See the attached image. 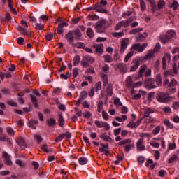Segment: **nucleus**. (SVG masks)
I'll return each mask as SVG.
<instances>
[{
    "instance_id": "4c0bfd02",
    "label": "nucleus",
    "mask_w": 179,
    "mask_h": 179,
    "mask_svg": "<svg viewBox=\"0 0 179 179\" xmlns=\"http://www.w3.org/2000/svg\"><path fill=\"white\" fill-rule=\"evenodd\" d=\"M166 5V1L164 0H159L157 3V10H160L163 8V6H165Z\"/></svg>"
},
{
    "instance_id": "b1692460",
    "label": "nucleus",
    "mask_w": 179,
    "mask_h": 179,
    "mask_svg": "<svg viewBox=\"0 0 179 179\" xmlns=\"http://www.w3.org/2000/svg\"><path fill=\"white\" fill-rule=\"evenodd\" d=\"M148 2L151 6V12L155 13L157 10V6L156 5V1L155 0H148Z\"/></svg>"
},
{
    "instance_id": "a878e982",
    "label": "nucleus",
    "mask_w": 179,
    "mask_h": 179,
    "mask_svg": "<svg viewBox=\"0 0 179 179\" xmlns=\"http://www.w3.org/2000/svg\"><path fill=\"white\" fill-rule=\"evenodd\" d=\"M68 27V23L63 22L59 24L57 28V33L58 34H62L64 33V27Z\"/></svg>"
},
{
    "instance_id": "a211bd4d",
    "label": "nucleus",
    "mask_w": 179,
    "mask_h": 179,
    "mask_svg": "<svg viewBox=\"0 0 179 179\" xmlns=\"http://www.w3.org/2000/svg\"><path fill=\"white\" fill-rule=\"evenodd\" d=\"M148 33L144 32L143 34H140L137 37H136V42L137 43H143L148 38Z\"/></svg>"
},
{
    "instance_id": "0e129e2a",
    "label": "nucleus",
    "mask_w": 179,
    "mask_h": 179,
    "mask_svg": "<svg viewBox=\"0 0 179 179\" xmlns=\"http://www.w3.org/2000/svg\"><path fill=\"white\" fill-rule=\"evenodd\" d=\"M101 90V81H99L96 85H95V92H97L98 90Z\"/></svg>"
},
{
    "instance_id": "aec40b11",
    "label": "nucleus",
    "mask_w": 179,
    "mask_h": 179,
    "mask_svg": "<svg viewBox=\"0 0 179 179\" xmlns=\"http://www.w3.org/2000/svg\"><path fill=\"white\" fill-rule=\"evenodd\" d=\"M17 144L20 146L21 149H26L27 148V144H26V141L23 137L19 138Z\"/></svg>"
},
{
    "instance_id": "473e14b6",
    "label": "nucleus",
    "mask_w": 179,
    "mask_h": 179,
    "mask_svg": "<svg viewBox=\"0 0 179 179\" xmlns=\"http://www.w3.org/2000/svg\"><path fill=\"white\" fill-rule=\"evenodd\" d=\"M71 45H73V47H76V48H83V50H85V48L86 47V45L82 42H78L77 43H73Z\"/></svg>"
},
{
    "instance_id": "4be33fe9",
    "label": "nucleus",
    "mask_w": 179,
    "mask_h": 179,
    "mask_svg": "<svg viewBox=\"0 0 179 179\" xmlns=\"http://www.w3.org/2000/svg\"><path fill=\"white\" fill-rule=\"evenodd\" d=\"M155 110L153 109L148 108L144 110V114L142 116V119L146 118V117H150V114H153Z\"/></svg>"
},
{
    "instance_id": "de8ad7c7",
    "label": "nucleus",
    "mask_w": 179,
    "mask_h": 179,
    "mask_svg": "<svg viewBox=\"0 0 179 179\" xmlns=\"http://www.w3.org/2000/svg\"><path fill=\"white\" fill-rule=\"evenodd\" d=\"M105 62H113V57L109 55H103Z\"/></svg>"
},
{
    "instance_id": "bf43d9fd",
    "label": "nucleus",
    "mask_w": 179,
    "mask_h": 179,
    "mask_svg": "<svg viewBox=\"0 0 179 179\" xmlns=\"http://www.w3.org/2000/svg\"><path fill=\"white\" fill-rule=\"evenodd\" d=\"M178 158V156L176 154H174L173 157L169 159V163H174Z\"/></svg>"
},
{
    "instance_id": "412c9836",
    "label": "nucleus",
    "mask_w": 179,
    "mask_h": 179,
    "mask_svg": "<svg viewBox=\"0 0 179 179\" xmlns=\"http://www.w3.org/2000/svg\"><path fill=\"white\" fill-rule=\"evenodd\" d=\"M126 85L127 87H136V86H135V83L132 81V76H131L127 77L126 80Z\"/></svg>"
},
{
    "instance_id": "58836bf2",
    "label": "nucleus",
    "mask_w": 179,
    "mask_h": 179,
    "mask_svg": "<svg viewBox=\"0 0 179 179\" xmlns=\"http://www.w3.org/2000/svg\"><path fill=\"white\" fill-rule=\"evenodd\" d=\"M87 36H88L90 38H93V37H94V31H93V29L92 28L87 29Z\"/></svg>"
},
{
    "instance_id": "e433bc0d",
    "label": "nucleus",
    "mask_w": 179,
    "mask_h": 179,
    "mask_svg": "<svg viewBox=\"0 0 179 179\" xmlns=\"http://www.w3.org/2000/svg\"><path fill=\"white\" fill-rule=\"evenodd\" d=\"M134 50H131V51L125 56L124 57V62H128L129 61L130 58H132L134 56Z\"/></svg>"
},
{
    "instance_id": "0eeeda50",
    "label": "nucleus",
    "mask_w": 179,
    "mask_h": 179,
    "mask_svg": "<svg viewBox=\"0 0 179 179\" xmlns=\"http://www.w3.org/2000/svg\"><path fill=\"white\" fill-rule=\"evenodd\" d=\"M143 85L145 89H156V85H155V79L149 78L145 80Z\"/></svg>"
},
{
    "instance_id": "69168bd1",
    "label": "nucleus",
    "mask_w": 179,
    "mask_h": 179,
    "mask_svg": "<svg viewBox=\"0 0 179 179\" xmlns=\"http://www.w3.org/2000/svg\"><path fill=\"white\" fill-rule=\"evenodd\" d=\"M102 117L103 120H105L106 121H108V113H107V112H106L105 110L102 111Z\"/></svg>"
},
{
    "instance_id": "20e7f679",
    "label": "nucleus",
    "mask_w": 179,
    "mask_h": 179,
    "mask_svg": "<svg viewBox=\"0 0 179 179\" xmlns=\"http://www.w3.org/2000/svg\"><path fill=\"white\" fill-rule=\"evenodd\" d=\"M96 59L94 57L89 55H85L83 57V59L81 61V65L83 68H87L90 66V64H94Z\"/></svg>"
},
{
    "instance_id": "4d7b16f0",
    "label": "nucleus",
    "mask_w": 179,
    "mask_h": 179,
    "mask_svg": "<svg viewBox=\"0 0 179 179\" xmlns=\"http://www.w3.org/2000/svg\"><path fill=\"white\" fill-rule=\"evenodd\" d=\"M164 124L168 127V128H170L171 129H173V128H174V126L171 124V122H170V121L169 120H164Z\"/></svg>"
},
{
    "instance_id": "4468645a",
    "label": "nucleus",
    "mask_w": 179,
    "mask_h": 179,
    "mask_svg": "<svg viewBox=\"0 0 179 179\" xmlns=\"http://www.w3.org/2000/svg\"><path fill=\"white\" fill-rule=\"evenodd\" d=\"M136 148L138 152H142L143 150H146V147L145 145H143V138H141L140 139L138 140L136 143Z\"/></svg>"
},
{
    "instance_id": "9d476101",
    "label": "nucleus",
    "mask_w": 179,
    "mask_h": 179,
    "mask_svg": "<svg viewBox=\"0 0 179 179\" xmlns=\"http://www.w3.org/2000/svg\"><path fill=\"white\" fill-rule=\"evenodd\" d=\"M94 48H95L96 54L99 56L102 55L104 52V45L103 43L94 45Z\"/></svg>"
},
{
    "instance_id": "c85d7f7f",
    "label": "nucleus",
    "mask_w": 179,
    "mask_h": 179,
    "mask_svg": "<svg viewBox=\"0 0 179 179\" xmlns=\"http://www.w3.org/2000/svg\"><path fill=\"white\" fill-rule=\"evenodd\" d=\"M166 34L168 35L170 39L171 38H176L177 37V34H176V31L173 29L168 30L166 33Z\"/></svg>"
},
{
    "instance_id": "e2e57ef3",
    "label": "nucleus",
    "mask_w": 179,
    "mask_h": 179,
    "mask_svg": "<svg viewBox=\"0 0 179 179\" xmlns=\"http://www.w3.org/2000/svg\"><path fill=\"white\" fill-rule=\"evenodd\" d=\"M7 133L8 134V135H10V136H13L15 135V131H13V129L11 127H8L7 128Z\"/></svg>"
},
{
    "instance_id": "1a4fd4ad",
    "label": "nucleus",
    "mask_w": 179,
    "mask_h": 179,
    "mask_svg": "<svg viewBox=\"0 0 179 179\" xmlns=\"http://www.w3.org/2000/svg\"><path fill=\"white\" fill-rule=\"evenodd\" d=\"M129 45V38H124L120 42V52L121 54H124L128 47Z\"/></svg>"
},
{
    "instance_id": "a18cd8bd",
    "label": "nucleus",
    "mask_w": 179,
    "mask_h": 179,
    "mask_svg": "<svg viewBox=\"0 0 179 179\" xmlns=\"http://www.w3.org/2000/svg\"><path fill=\"white\" fill-rule=\"evenodd\" d=\"M100 138L101 139H103V141H106V142H111L113 141L111 137H110V136H108L107 135H104V134L101 135Z\"/></svg>"
},
{
    "instance_id": "f3484780",
    "label": "nucleus",
    "mask_w": 179,
    "mask_h": 179,
    "mask_svg": "<svg viewBox=\"0 0 179 179\" xmlns=\"http://www.w3.org/2000/svg\"><path fill=\"white\" fill-rule=\"evenodd\" d=\"M95 7L96 12H98L99 13H108V12L107 9L104 8V7L101 6V4H100L99 3L95 4Z\"/></svg>"
},
{
    "instance_id": "2f4dec72",
    "label": "nucleus",
    "mask_w": 179,
    "mask_h": 179,
    "mask_svg": "<svg viewBox=\"0 0 179 179\" xmlns=\"http://www.w3.org/2000/svg\"><path fill=\"white\" fill-rule=\"evenodd\" d=\"M73 34H75L76 37L75 39L76 40H79V38H80V37H82V32H80V30H79V29H76L74 31H73Z\"/></svg>"
},
{
    "instance_id": "6ab92c4d",
    "label": "nucleus",
    "mask_w": 179,
    "mask_h": 179,
    "mask_svg": "<svg viewBox=\"0 0 179 179\" xmlns=\"http://www.w3.org/2000/svg\"><path fill=\"white\" fill-rule=\"evenodd\" d=\"M66 40H68L69 44H73V40H74V38H73V31H70L69 33H67L65 36Z\"/></svg>"
},
{
    "instance_id": "6e6552de",
    "label": "nucleus",
    "mask_w": 179,
    "mask_h": 179,
    "mask_svg": "<svg viewBox=\"0 0 179 179\" xmlns=\"http://www.w3.org/2000/svg\"><path fill=\"white\" fill-rule=\"evenodd\" d=\"M146 47H148V43H143L141 45V43L134 44L131 48V50H135L138 52H142L144 50H146Z\"/></svg>"
},
{
    "instance_id": "72a5a7b5",
    "label": "nucleus",
    "mask_w": 179,
    "mask_h": 179,
    "mask_svg": "<svg viewBox=\"0 0 179 179\" xmlns=\"http://www.w3.org/2000/svg\"><path fill=\"white\" fill-rule=\"evenodd\" d=\"M58 122L59 127H62V128H64V125L65 122V120L64 119V117H62V114L59 115V119H58Z\"/></svg>"
},
{
    "instance_id": "bb28decb",
    "label": "nucleus",
    "mask_w": 179,
    "mask_h": 179,
    "mask_svg": "<svg viewBox=\"0 0 179 179\" xmlns=\"http://www.w3.org/2000/svg\"><path fill=\"white\" fill-rule=\"evenodd\" d=\"M113 84L112 83L108 84L106 87V93L109 97H111V96H113Z\"/></svg>"
},
{
    "instance_id": "79ce46f5",
    "label": "nucleus",
    "mask_w": 179,
    "mask_h": 179,
    "mask_svg": "<svg viewBox=\"0 0 179 179\" xmlns=\"http://www.w3.org/2000/svg\"><path fill=\"white\" fill-rule=\"evenodd\" d=\"M88 20H99L100 19V17L97 15H89L87 16Z\"/></svg>"
},
{
    "instance_id": "c9c22d12",
    "label": "nucleus",
    "mask_w": 179,
    "mask_h": 179,
    "mask_svg": "<svg viewBox=\"0 0 179 179\" xmlns=\"http://www.w3.org/2000/svg\"><path fill=\"white\" fill-rule=\"evenodd\" d=\"M155 82H156V84L157 85V86H159V87L162 86V76H160V74H157L156 76Z\"/></svg>"
},
{
    "instance_id": "a19ab883",
    "label": "nucleus",
    "mask_w": 179,
    "mask_h": 179,
    "mask_svg": "<svg viewBox=\"0 0 179 179\" xmlns=\"http://www.w3.org/2000/svg\"><path fill=\"white\" fill-rule=\"evenodd\" d=\"M29 127L31 128L32 129H36V127L34 126L35 124H38V120H31L29 121Z\"/></svg>"
},
{
    "instance_id": "39448f33",
    "label": "nucleus",
    "mask_w": 179,
    "mask_h": 179,
    "mask_svg": "<svg viewBox=\"0 0 179 179\" xmlns=\"http://www.w3.org/2000/svg\"><path fill=\"white\" fill-rule=\"evenodd\" d=\"M134 20H135V17H130L126 21H120L115 27V30H120V29H121V27H128L129 26V23H132V22H134Z\"/></svg>"
},
{
    "instance_id": "2eb2a0df",
    "label": "nucleus",
    "mask_w": 179,
    "mask_h": 179,
    "mask_svg": "<svg viewBox=\"0 0 179 179\" xmlns=\"http://www.w3.org/2000/svg\"><path fill=\"white\" fill-rule=\"evenodd\" d=\"M115 69L116 70L119 69L121 73H127V64L124 63H119L115 65Z\"/></svg>"
},
{
    "instance_id": "cd10ccee",
    "label": "nucleus",
    "mask_w": 179,
    "mask_h": 179,
    "mask_svg": "<svg viewBox=\"0 0 179 179\" xmlns=\"http://www.w3.org/2000/svg\"><path fill=\"white\" fill-rule=\"evenodd\" d=\"M46 124L48 127H55L57 125V120L54 118H50L46 120Z\"/></svg>"
},
{
    "instance_id": "864d4df0",
    "label": "nucleus",
    "mask_w": 179,
    "mask_h": 179,
    "mask_svg": "<svg viewBox=\"0 0 179 179\" xmlns=\"http://www.w3.org/2000/svg\"><path fill=\"white\" fill-rule=\"evenodd\" d=\"M7 104L8 106H11V107H17V103L15 102V101L13 100H8Z\"/></svg>"
},
{
    "instance_id": "f257e3e1",
    "label": "nucleus",
    "mask_w": 179,
    "mask_h": 179,
    "mask_svg": "<svg viewBox=\"0 0 179 179\" xmlns=\"http://www.w3.org/2000/svg\"><path fill=\"white\" fill-rule=\"evenodd\" d=\"M110 26H111V23L102 18L96 23L94 29L96 33H106Z\"/></svg>"
},
{
    "instance_id": "393cba45",
    "label": "nucleus",
    "mask_w": 179,
    "mask_h": 179,
    "mask_svg": "<svg viewBox=\"0 0 179 179\" xmlns=\"http://www.w3.org/2000/svg\"><path fill=\"white\" fill-rule=\"evenodd\" d=\"M160 41L162 43V44H166V43H169L170 41V37L168 36L166 34L164 35H161L159 36Z\"/></svg>"
},
{
    "instance_id": "7c9ffc66",
    "label": "nucleus",
    "mask_w": 179,
    "mask_h": 179,
    "mask_svg": "<svg viewBox=\"0 0 179 179\" xmlns=\"http://www.w3.org/2000/svg\"><path fill=\"white\" fill-rule=\"evenodd\" d=\"M102 81H103V86L106 87L107 85H108V76L107 74L102 73Z\"/></svg>"
},
{
    "instance_id": "ea45409f",
    "label": "nucleus",
    "mask_w": 179,
    "mask_h": 179,
    "mask_svg": "<svg viewBox=\"0 0 179 179\" xmlns=\"http://www.w3.org/2000/svg\"><path fill=\"white\" fill-rule=\"evenodd\" d=\"M31 100L35 108H38V104L37 103V98L34 95H31Z\"/></svg>"
},
{
    "instance_id": "ddd939ff",
    "label": "nucleus",
    "mask_w": 179,
    "mask_h": 179,
    "mask_svg": "<svg viewBox=\"0 0 179 179\" xmlns=\"http://www.w3.org/2000/svg\"><path fill=\"white\" fill-rule=\"evenodd\" d=\"M95 125H96L98 128H104L105 127L106 131H108L110 129V124H108V123L103 122L100 120H96Z\"/></svg>"
},
{
    "instance_id": "c03bdc74",
    "label": "nucleus",
    "mask_w": 179,
    "mask_h": 179,
    "mask_svg": "<svg viewBox=\"0 0 179 179\" xmlns=\"http://www.w3.org/2000/svg\"><path fill=\"white\" fill-rule=\"evenodd\" d=\"M87 92L86 91H83L80 93L79 99L83 101V100H85V99H87Z\"/></svg>"
},
{
    "instance_id": "6e6d98bb",
    "label": "nucleus",
    "mask_w": 179,
    "mask_h": 179,
    "mask_svg": "<svg viewBox=\"0 0 179 179\" xmlns=\"http://www.w3.org/2000/svg\"><path fill=\"white\" fill-rule=\"evenodd\" d=\"M114 104L115 106H118L119 107H122V103L121 102V100H120V98H115L114 100Z\"/></svg>"
},
{
    "instance_id": "09e8293b",
    "label": "nucleus",
    "mask_w": 179,
    "mask_h": 179,
    "mask_svg": "<svg viewBox=\"0 0 179 179\" xmlns=\"http://www.w3.org/2000/svg\"><path fill=\"white\" fill-rule=\"evenodd\" d=\"M103 106H104V102H103V101H99L97 106L98 113H101V110H103Z\"/></svg>"
},
{
    "instance_id": "f704fd0d",
    "label": "nucleus",
    "mask_w": 179,
    "mask_h": 179,
    "mask_svg": "<svg viewBox=\"0 0 179 179\" xmlns=\"http://www.w3.org/2000/svg\"><path fill=\"white\" fill-rule=\"evenodd\" d=\"M80 62V56L76 55L73 59V66H76V65H79Z\"/></svg>"
},
{
    "instance_id": "9b49d317",
    "label": "nucleus",
    "mask_w": 179,
    "mask_h": 179,
    "mask_svg": "<svg viewBox=\"0 0 179 179\" xmlns=\"http://www.w3.org/2000/svg\"><path fill=\"white\" fill-rule=\"evenodd\" d=\"M171 59V56L170 55L169 53L165 54L164 56L162 57V68L164 70H166V68H167V64L166 63V61L168 62H170Z\"/></svg>"
},
{
    "instance_id": "f8f14e48",
    "label": "nucleus",
    "mask_w": 179,
    "mask_h": 179,
    "mask_svg": "<svg viewBox=\"0 0 179 179\" xmlns=\"http://www.w3.org/2000/svg\"><path fill=\"white\" fill-rule=\"evenodd\" d=\"M178 83H177V80L176 79H172L171 82L169 83V87L168 88V90L170 93H176V86Z\"/></svg>"
},
{
    "instance_id": "c756f323",
    "label": "nucleus",
    "mask_w": 179,
    "mask_h": 179,
    "mask_svg": "<svg viewBox=\"0 0 179 179\" xmlns=\"http://www.w3.org/2000/svg\"><path fill=\"white\" fill-rule=\"evenodd\" d=\"M155 57V51L150 50L148 52V53L145 56L144 59H146L147 61H150V59H152V58Z\"/></svg>"
},
{
    "instance_id": "680f3d73",
    "label": "nucleus",
    "mask_w": 179,
    "mask_h": 179,
    "mask_svg": "<svg viewBox=\"0 0 179 179\" xmlns=\"http://www.w3.org/2000/svg\"><path fill=\"white\" fill-rule=\"evenodd\" d=\"M114 37H117V38L120 37H122L124 36V32H114L112 34Z\"/></svg>"
},
{
    "instance_id": "37998d69",
    "label": "nucleus",
    "mask_w": 179,
    "mask_h": 179,
    "mask_svg": "<svg viewBox=\"0 0 179 179\" xmlns=\"http://www.w3.org/2000/svg\"><path fill=\"white\" fill-rule=\"evenodd\" d=\"M178 1H177V0H174L171 6V8H173V10H177V9H178Z\"/></svg>"
},
{
    "instance_id": "052dcab7",
    "label": "nucleus",
    "mask_w": 179,
    "mask_h": 179,
    "mask_svg": "<svg viewBox=\"0 0 179 179\" xmlns=\"http://www.w3.org/2000/svg\"><path fill=\"white\" fill-rule=\"evenodd\" d=\"M153 121H154V119H153V117H152V116H148V117H145V122H146L147 124L153 122Z\"/></svg>"
},
{
    "instance_id": "49530a36",
    "label": "nucleus",
    "mask_w": 179,
    "mask_h": 179,
    "mask_svg": "<svg viewBox=\"0 0 179 179\" xmlns=\"http://www.w3.org/2000/svg\"><path fill=\"white\" fill-rule=\"evenodd\" d=\"M143 30V28H136L133 30H131L129 31V34H136L137 33H140V31H142Z\"/></svg>"
},
{
    "instance_id": "7ed1b4c3",
    "label": "nucleus",
    "mask_w": 179,
    "mask_h": 179,
    "mask_svg": "<svg viewBox=\"0 0 179 179\" xmlns=\"http://www.w3.org/2000/svg\"><path fill=\"white\" fill-rule=\"evenodd\" d=\"M131 138L124 139L120 141L117 143V145H119V146H124V145H124V152H126V153H129L131 149H134V148H135L134 144H128V143H131Z\"/></svg>"
},
{
    "instance_id": "603ef678",
    "label": "nucleus",
    "mask_w": 179,
    "mask_h": 179,
    "mask_svg": "<svg viewBox=\"0 0 179 179\" xmlns=\"http://www.w3.org/2000/svg\"><path fill=\"white\" fill-rule=\"evenodd\" d=\"M146 69H148V66L146 65L141 66L139 70V75H143Z\"/></svg>"
},
{
    "instance_id": "774afa93",
    "label": "nucleus",
    "mask_w": 179,
    "mask_h": 179,
    "mask_svg": "<svg viewBox=\"0 0 179 179\" xmlns=\"http://www.w3.org/2000/svg\"><path fill=\"white\" fill-rule=\"evenodd\" d=\"M172 108L173 110H178L179 108V101H175L173 104L172 105Z\"/></svg>"
},
{
    "instance_id": "13d9d810",
    "label": "nucleus",
    "mask_w": 179,
    "mask_h": 179,
    "mask_svg": "<svg viewBox=\"0 0 179 179\" xmlns=\"http://www.w3.org/2000/svg\"><path fill=\"white\" fill-rule=\"evenodd\" d=\"M79 163H80V164H81L82 166L86 164V163H87V158L80 157V158L79 159Z\"/></svg>"
},
{
    "instance_id": "3c124183",
    "label": "nucleus",
    "mask_w": 179,
    "mask_h": 179,
    "mask_svg": "<svg viewBox=\"0 0 179 179\" xmlns=\"http://www.w3.org/2000/svg\"><path fill=\"white\" fill-rule=\"evenodd\" d=\"M140 6L141 10H146V3H145V0H140Z\"/></svg>"
},
{
    "instance_id": "338daca9",
    "label": "nucleus",
    "mask_w": 179,
    "mask_h": 179,
    "mask_svg": "<svg viewBox=\"0 0 179 179\" xmlns=\"http://www.w3.org/2000/svg\"><path fill=\"white\" fill-rule=\"evenodd\" d=\"M160 129L161 127L160 126H157L153 131H152V134L154 135H157V134H159L160 132Z\"/></svg>"
},
{
    "instance_id": "8fccbe9b",
    "label": "nucleus",
    "mask_w": 179,
    "mask_h": 179,
    "mask_svg": "<svg viewBox=\"0 0 179 179\" xmlns=\"http://www.w3.org/2000/svg\"><path fill=\"white\" fill-rule=\"evenodd\" d=\"M169 83L170 80H169V78H166L162 83L163 87H165V89H167V90H169Z\"/></svg>"
},
{
    "instance_id": "dca6fc26",
    "label": "nucleus",
    "mask_w": 179,
    "mask_h": 179,
    "mask_svg": "<svg viewBox=\"0 0 179 179\" xmlns=\"http://www.w3.org/2000/svg\"><path fill=\"white\" fill-rule=\"evenodd\" d=\"M3 157H4V163L6 166H12V160H10V156L8 152H3Z\"/></svg>"
},
{
    "instance_id": "5701e85b",
    "label": "nucleus",
    "mask_w": 179,
    "mask_h": 179,
    "mask_svg": "<svg viewBox=\"0 0 179 179\" xmlns=\"http://www.w3.org/2000/svg\"><path fill=\"white\" fill-rule=\"evenodd\" d=\"M133 66L130 68V72H135L139 68V65H141L139 60L133 61Z\"/></svg>"
},
{
    "instance_id": "f03ea898",
    "label": "nucleus",
    "mask_w": 179,
    "mask_h": 179,
    "mask_svg": "<svg viewBox=\"0 0 179 179\" xmlns=\"http://www.w3.org/2000/svg\"><path fill=\"white\" fill-rule=\"evenodd\" d=\"M156 99L159 103H165L166 104L173 101V97L170 96L167 92H159L156 96Z\"/></svg>"
},
{
    "instance_id": "423d86ee",
    "label": "nucleus",
    "mask_w": 179,
    "mask_h": 179,
    "mask_svg": "<svg viewBox=\"0 0 179 179\" xmlns=\"http://www.w3.org/2000/svg\"><path fill=\"white\" fill-rule=\"evenodd\" d=\"M21 24L24 27V28L22 27L21 26H18L17 27V29L19 32L21 33V34H24V36H27V37H30L31 36V34H29L27 32V29H29V25L27 24V22L25 20L21 21Z\"/></svg>"
},
{
    "instance_id": "5fc2aeb1",
    "label": "nucleus",
    "mask_w": 179,
    "mask_h": 179,
    "mask_svg": "<svg viewBox=\"0 0 179 179\" xmlns=\"http://www.w3.org/2000/svg\"><path fill=\"white\" fill-rule=\"evenodd\" d=\"M34 138L36 139V141H37L38 143H41V142H43V138L40 135L35 134Z\"/></svg>"
}]
</instances>
